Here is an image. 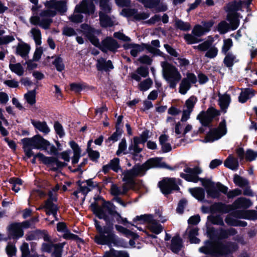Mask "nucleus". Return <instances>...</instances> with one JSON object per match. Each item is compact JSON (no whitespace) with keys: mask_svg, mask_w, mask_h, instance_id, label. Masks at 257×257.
<instances>
[{"mask_svg":"<svg viewBox=\"0 0 257 257\" xmlns=\"http://www.w3.org/2000/svg\"><path fill=\"white\" fill-rule=\"evenodd\" d=\"M54 130L56 134L60 137H62L65 135V132L62 125L58 121H56L54 124Z\"/></svg>","mask_w":257,"mask_h":257,"instance_id":"61","label":"nucleus"},{"mask_svg":"<svg viewBox=\"0 0 257 257\" xmlns=\"http://www.w3.org/2000/svg\"><path fill=\"white\" fill-rule=\"evenodd\" d=\"M212 45V42L207 40L200 44L197 46H195V48L198 49L201 51H207Z\"/></svg>","mask_w":257,"mask_h":257,"instance_id":"55","label":"nucleus"},{"mask_svg":"<svg viewBox=\"0 0 257 257\" xmlns=\"http://www.w3.org/2000/svg\"><path fill=\"white\" fill-rule=\"evenodd\" d=\"M45 6L47 10L42 14L41 16L56 15V12H59L61 15H63L67 11L66 3L64 1L51 0L47 1L45 3Z\"/></svg>","mask_w":257,"mask_h":257,"instance_id":"6","label":"nucleus"},{"mask_svg":"<svg viewBox=\"0 0 257 257\" xmlns=\"http://www.w3.org/2000/svg\"><path fill=\"white\" fill-rule=\"evenodd\" d=\"M226 122L225 120L221 121L218 127L211 131L206 137V142H212L218 140L226 133Z\"/></svg>","mask_w":257,"mask_h":257,"instance_id":"9","label":"nucleus"},{"mask_svg":"<svg viewBox=\"0 0 257 257\" xmlns=\"http://www.w3.org/2000/svg\"><path fill=\"white\" fill-rule=\"evenodd\" d=\"M233 181L236 185L242 188L248 186V181L237 175L234 176Z\"/></svg>","mask_w":257,"mask_h":257,"instance_id":"48","label":"nucleus"},{"mask_svg":"<svg viewBox=\"0 0 257 257\" xmlns=\"http://www.w3.org/2000/svg\"><path fill=\"white\" fill-rule=\"evenodd\" d=\"M148 229L155 234H159L163 230V226L153 217L147 225Z\"/></svg>","mask_w":257,"mask_h":257,"instance_id":"22","label":"nucleus"},{"mask_svg":"<svg viewBox=\"0 0 257 257\" xmlns=\"http://www.w3.org/2000/svg\"><path fill=\"white\" fill-rule=\"evenodd\" d=\"M238 6L235 2L228 4L225 8L224 10L228 13L227 16H231L238 10Z\"/></svg>","mask_w":257,"mask_h":257,"instance_id":"50","label":"nucleus"},{"mask_svg":"<svg viewBox=\"0 0 257 257\" xmlns=\"http://www.w3.org/2000/svg\"><path fill=\"white\" fill-rule=\"evenodd\" d=\"M127 48L131 49V54L133 57H137L139 53L142 52L144 50L143 46L135 44H130L128 45Z\"/></svg>","mask_w":257,"mask_h":257,"instance_id":"44","label":"nucleus"},{"mask_svg":"<svg viewBox=\"0 0 257 257\" xmlns=\"http://www.w3.org/2000/svg\"><path fill=\"white\" fill-rule=\"evenodd\" d=\"M230 29L229 24L225 21H222L218 25V31L221 34L227 33Z\"/></svg>","mask_w":257,"mask_h":257,"instance_id":"52","label":"nucleus"},{"mask_svg":"<svg viewBox=\"0 0 257 257\" xmlns=\"http://www.w3.org/2000/svg\"><path fill=\"white\" fill-rule=\"evenodd\" d=\"M30 50V47L26 43H19L16 47V54L23 58L26 57Z\"/></svg>","mask_w":257,"mask_h":257,"instance_id":"30","label":"nucleus"},{"mask_svg":"<svg viewBox=\"0 0 257 257\" xmlns=\"http://www.w3.org/2000/svg\"><path fill=\"white\" fill-rule=\"evenodd\" d=\"M91 141H89L88 143L87 152L89 157L92 160H95L99 157V153L97 151H93L90 148Z\"/></svg>","mask_w":257,"mask_h":257,"instance_id":"59","label":"nucleus"},{"mask_svg":"<svg viewBox=\"0 0 257 257\" xmlns=\"http://www.w3.org/2000/svg\"><path fill=\"white\" fill-rule=\"evenodd\" d=\"M24 98L27 102L32 106L36 103V91L35 90L29 91L24 95Z\"/></svg>","mask_w":257,"mask_h":257,"instance_id":"45","label":"nucleus"},{"mask_svg":"<svg viewBox=\"0 0 257 257\" xmlns=\"http://www.w3.org/2000/svg\"><path fill=\"white\" fill-rule=\"evenodd\" d=\"M30 22L34 25H39L44 29L49 28L52 20L48 17H31Z\"/></svg>","mask_w":257,"mask_h":257,"instance_id":"18","label":"nucleus"},{"mask_svg":"<svg viewBox=\"0 0 257 257\" xmlns=\"http://www.w3.org/2000/svg\"><path fill=\"white\" fill-rule=\"evenodd\" d=\"M237 232L236 230L233 228H230L227 229L220 228L219 229V232L217 233V236L218 238L225 239L230 236L236 234Z\"/></svg>","mask_w":257,"mask_h":257,"instance_id":"27","label":"nucleus"},{"mask_svg":"<svg viewBox=\"0 0 257 257\" xmlns=\"http://www.w3.org/2000/svg\"><path fill=\"white\" fill-rule=\"evenodd\" d=\"M178 180L173 178H165L159 182V186L164 194H169L172 191L179 190Z\"/></svg>","mask_w":257,"mask_h":257,"instance_id":"8","label":"nucleus"},{"mask_svg":"<svg viewBox=\"0 0 257 257\" xmlns=\"http://www.w3.org/2000/svg\"><path fill=\"white\" fill-rule=\"evenodd\" d=\"M21 141L23 144V148L28 158H30L34 155L32 149L46 150L50 145L49 141L39 135H36L31 138H24Z\"/></svg>","mask_w":257,"mask_h":257,"instance_id":"2","label":"nucleus"},{"mask_svg":"<svg viewBox=\"0 0 257 257\" xmlns=\"http://www.w3.org/2000/svg\"><path fill=\"white\" fill-rule=\"evenodd\" d=\"M103 208L99 207L96 202L91 203L90 207L93 213L99 218L103 219L106 225L103 227L101 226L99 222L95 220V226L98 232V234L95 236V242L99 244H106L111 246H122L124 241L122 239L117 236L113 233L112 219L108 215V212L104 206Z\"/></svg>","mask_w":257,"mask_h":257,"instance_id":"1","label":"nucleus"},{"mask_svg":"<svg viewBox=\"0 0 257 257\" xmlns=\"http://www.w3.org/2000/svg\"><path fill=\"white\" fill-rule=\"evenodd\" d=\"M82 31L86 36L88 38L91 43L94 46L99 45V40L94 36V34L98 33V31L95 30L89 25L83 24L81 25Z\"/></svg>","mask_w":257,"mask_h":257,"instance_id":"16","label":"nucleus"},{"mask_svg":"<svg viewBox=\"0 0 257 257\" xmlns=\"http://www.w3.org/2000/svg\"><path fill=\"white\" fill-rule=\"evenodd\" d=\"M197 82L196 76L191 73H188L187 76L184 78L181 81L179 92L181 94L184 95L187 93V91L190 89L191 84H194Z\"/></svg>","mask_w":257,"mask_h":257,"instance_id":"11","label":"nucleus"},{"mask_svg":"<svg viewBox=\"0 0 257 257\" xmlns=\"http://www.w3.org/2000/svg\"><path fill=\"white\" fill-rule=\"evenodd\" d=\"M200 181L206 188L208 196L211 198H215L219 197V193L217 189L224 194L227 193V188L220 183L215 184L210 180L205 179H201Z\"/></svg>","mask_w":257,"mask_h":257,"instance_id":"5","label":"nucleus"},{"mask_svg":"<svg viewBox=\"0 0 257 257\" xmlns=\"http://www.w3.org/2000/svg\"><path fill=\"white\" fill-rule=\"evenodd\" d=\"M255 91L252 89L245 88L242 90L238 97L239 102L244 103L254 95Z\"/></svg>","mask_w":257,"mask_h":257,"instance_id":"26","label":"nucleus"},{"mask_svg":"<svg viewBox=\"0 0 257 257\" xmlns=\"http://www.w3.org/2000/svg\"><path fill=\"white\" fill-rule=\"evenodd\" d=\"M122 181H125L124 184H127L131 189L134 184V179L136 177L132 169L125 170L122 173Z\"/></svg>","mask_w":257,"mask_h":257,"instance_id":"24","label":"nucleus"},{"mask_svg":"<svg viewBox=\"0 0 257 257\" xmlns=\"http://www.w3.org/2000/svg\"><path fill=\"white\" fill-rule=\"evenodd\" d=\"M95 46L98 47L102 51L107 52V51H115L119 47V45L114 39L107 37L101 44L99 42V45Z\"/></svg>","mask_w":257,"mask_h":257,"instance_id":"14","label":"nucleus"},{"mask_svg":"<svg viewBox=\"0 0 257 257\" xmlns=\"http://www.w3.org/2000/svg\"><path fill=\"white\" fill-rule=\"evenodd\" d=\"M79 185V188L75 191H74L73 194L76 197L78 198V194L79 193H82L85 196L90 191L91 189L89 188L87 185V184L83 182H78Z\"/></svg>","mask_w":257,"mask_h":257,"instance_id":"38","label":"nucleus"},{"mask_svg":"<svg viewBox=\"0 0 257 257\" xmlns=\"http://www.w3.org/2000/svg\"><path fill=\"white\" fill-rule=\"evenodd\" d=\"M100 23L103 27H111L113 25L110 17H100Z\"/></svg>","mask_w":257,"mask_h":257,"instance_id":"62","label":"nucleus"},{"mask_svg":"<svg viewBox=\"0 0 257 257\" xmlns=\"http://www.w3.org/2000/svg\"><path fill=\"white\" fill-rule=\"evenodd\" d=\"M218 50L214 46H212L207 51L205 54V57L210 59H213L216 57L218 54Z\"/></svg>","mask_w":257,"mask_h":257,"instance_id":"54","label":"nucleus"},{"mask_svg":"<svg viewBox=\"0 0 257 257\" xmlns=\"http://www.w3.org/2000/svg\"><path fill=\"white\" fill-rule=\"evenodd\" d=\"M197 119L199 120L202 125L204 126H208L210 123L212 121L208 114L205 111H201L197 116Z\"/></svg>","mask_w":257,"mask_h":257,"instance_id":"40","label":"nucleus"},{"mask_svg":"<svg viewBox=\"0 0 257 257\" xmlns=\"http://www.w3.org/2000/svg\"><path fill=\"white\" fill-rule=\"evenodd\" d=\"M208 219L211 223L215 225L223 226L224 224L222 218L219 215L209 216L208 217Z\"/></svg>","mask_w":257,"mask_h":257,"instance_id":"56","label":"nucleus"},{"mask_svg":"<svg viewBox=\"0 0 257 257\" xmlns=\"http://www.w3.org/2000/svg\"><path fill=\"white\" fill-rule=\"evenodd\" d=\"M197 175L198 174H186L182 173L181 174V177L184 178L186 180H187L188 181H191V182L196 183L199 180L200 181V179H201V178H199L197 176Z\"/></svg>","mask_w":257,"mask_h":257,"instance_id":"57","label":"nucleus"},{"mask_svg":"<svg viewBox=\"0 0 257 257\" xmlns=\"http://www.w3.org/2000/svg\"><path fill=\"white\" fill-rule=\"evenodd\" d=\"M243 219L255 220L257 219V211L249 210L245 211L243 216H241Z\"/></svg>","mask_w":257,"mask_h":257,"instance_id":"53","label":"nucleus"},{"mask_svg":"<svg viewBox=\"0 0 257 257\" xmlns=\"http://www.w3.org/2000/svg\"><path fill=\"white\" fill-rule=\"evenodd\" d=\"M175 26L176 28L183 31H189L191 27L189 23L183 22L178 19L175 20Z\"/></svg>","mask_w":257,"mask_h":257,"instance_id":"43","label":"nucleus"},{"mask_svg":"<svg viewBox=\"0 0 257 257\" xmlns=\"http://www.w3.org/2000/svg\"><path fill=\"white\" fill-rule=\"evenodd\" d=\"M96 68L98 71H109L113 69L112 63L110 60L106 61L103 58H100L97 60Z\"/></svg>","mask_w":257,"mask_h":257,"instance_id":"21","label":"nucleus"},{"mask_svg":"<svg viewBox=\"0 0 257 257\" xmlns=\"http://www.w3.org/2000/svg\"><path fill=\"white\" fill-rule=\"evenodd\" d=\"M31 36L33 38L36 45L41 44V33L40 30L37 28H33L30 31Z\"/></svg>","mask_w":257,"mask_h":257,"instance_id":"41","label":"nucleus"},{"mask_svg":"<svg viewBox=\"0 0 257 257\" xmlns=\"http://www.w3.org/2000/svg\"><path fill=\"white\" fill-rule=\"evenodd\" d=\"M104 207L107 210L110 219H112L113 223L114 218L118 223L124 224L127 222V219L122 217L120 214L116 210V206L113 204L107 202Z\"/></svg>","mask_w":257,"mask_h":257,"instance_id":"12","label":"nucleus"},{"mask_svg":"<svg viewBox=\"0 0 257 257\" xmlns=\"http://www.w3.org/2000/svg\"><path fill=\"white\" fill-rule=\"evenodd\" d=\"M238 245L233 242H227L223 243L218 242L213 243L212 251L214 254H217L222 256H226L238 249Z\"/></svg>","mask_w":257,"mask_h":257,"instance_id":"7","label":"nucleus"},{"mask_svg":"<svg viewBox=\"0 0 257 257\" xmlns=\"http://www.w3.org/2000/svg\"><path fill=\"white\" fill-rule=\"evenodd\" d=\"M230 102V97L229 95L224 94L219 95V104L222 110H225ZM226 111H225V112Z\"/></svg>","mask_w":257,"mask_h":257,"instance_id":"37","label":"nucleus"},{"mask_svg":"<svg viewBox=\"0 0 257 257\" xmlns=\"http://www.w3.org/2000/svg\"><path fill=\"white\" fill-rule=\"evenodd\" d=\"M152 168H165L172 169L170 167L162 161L161 158H159L150 159L142 165H135L132 169L137 177L144 175L146 171Z\"/></svg>","mask_w":257,"mask_h":257,"instance_id":"4","label":"nucleus"},{"mask_svg":"<svg viewBox=\"0 0 257 257\" xmlns=\"http://www.w3.org/2000/svg\"><path fill=\"white\" fill-rule=\"evenodd\" d=\"M9 68L10 70L18 76H22L24 73V69L20 63L16 64H10Z\"/></svg>","mask_w":257,"mask_h":257,"instance_id":"42","label":"nucleus"},{"mask_svg":"<svg viewBox=\"0 0 257 257\" xmlns=\"http://www.w3.org/2000/svg\"><path fill=\"white\" fill-rule=\"evenodd\" d=\"M231 206L230 205H226L221 202L215 203L211 205L210 210L213 213H226L231 210Z\"/></svg>","mask_w":257,"mask_h":257,"instance_id":"19","label":"nucleus"},{"mask_svg":"<svg viewBox=\"0 0 257 257\" xmlns=\"http://www.w3.org/2000/svg\"><path fill=\"white\" fill-rule=\"evenodd\" d=\"M192 34L197 37H200L205 33L203 29V27L201 25H196L192 30Z\"/></svg>","mask_w":257,"mask_h":257,"instance_id":"63","label":"nucleus"},{"mask_svg":"<svg viewBox=\"0 0 257 257\" xmlns=\"http://www.w3.org/2000/svg\"><path fill=\"white\" fill-rule=\"evenodd\" d=\"M224 164L225 166L232 170H237L239 166L238 160L232 155L228 156L224 161Z\"/></svg>","mask_w":257,"mask_h":257,"instance_id":"29","label":"nucleus"},{"mask_svg":"<svg viewBox=\"0 0 257 257\" xmlns=\"http://www.w3.org/2000/svg\"><path fill=\"white\" fill-rule=\"evenodd\" d=\"M225 221L229 226L244 227L247 225L246 222L235 219L230 215H228L225 217Z\"/></svg>","mask_w":257,"mask_h":257,"instance_id":"33","label":"nucleus"},{"mask_svg":"<svg viewBox=\"0 0 257 257\" xmlns=\"http://www.w3.org/2000/svg\"><path fill=\"white\" fill-rule=\"evenodd\" d=\"M252 205V203L250 199L244 197H240L236 199L231 206V210L238 208H247Z\"/></svg>","mask_w":257,"mask_h":257,"instance_id":"20","label":"nucleus"},{"mask_svg":"<svg viewBox=\"0 0 257 257\" xmlns=\"http://www.w3.org/2000/svg\"><path fill=\"white\" fill-rule=\"evenodd\" d=\"M54 57L55 58L53 64L55 65L56 69L59 71H61L64 70V65L62 58L60 56H55Z\"/></svg>","mask_w":257,"mask_h":257,"instance_id":"58","label":"nucleus"},{"mask_svg":"<svg viewBox=\"0 0 257 257\" xmlns=\"http://www.w3.org/2000/svg\"><path fill=\"white\" fill-rule=\"evenodd\" d=\"M131 188L127 184L123 183L121 186H118L115 184H112L110 187V193L114 196H118L125 195Z\"/></svg>","mask_w":257,"mask_h":257,"instance_id":"17","label":"nucleus"},{"mask_svg":"<svg viewBox=\"0 0 257 257\" xmlns=\"http://www.w3.org/2000/svg\"><path fill=\"white\" fill-rule=\"evenodd\" d=\"M148 17H130L128 21H132L135 22H141L142 23H148L149 24H153L159 21L160 17H152L147 22L145 21Z\"/></svg>","mask_w":257,"mask_h":257,"instance_id":"39","label":"nucleus"},{"mask_svg":"<svg viewBox=\"0 0 257 257\" xmlns=\"http://www.w3.org/2000/svg\"><path fill=\"white\" fill-rule=\"evenodd\" d=\"M182 247V241L179 235H176L172 237L170 249L172 252L177 253Z\"/></svg>","mask_w":257,"mask_h":257,"instance_id":"23","label":"nucleus"},{"mask_svg":"<svg viewBox=\"0 0 257 257\" xmlns=\"http://www.w3.org/2000/svg\"><path fill=\"white\" fill-rule=\"evenodd\" d=\"M10 231L12 235L16 237H20L23 236L24 232L20 224H13L10 226Z\"/></svg>","mask_w":257,"mask_h":257,"instance_id":"35","label":"nucleus"},{"mask_svg":"<svg viewBox=\"0 0 257 257\" xmlns=\"http://www.w3.org/2000/svg\"><path fill=\"white\" fill-rule=\"evenodd\" d=\"M49 198L45 201V205L43 206L45 209V212L48 215L52 214L56 220H58L57 211L59 207L53 202L57 201V198L55 195H53L52 192L49 193Z\"/></svg>","mask_w":257,"mask_h":257,"instance_id":"10","label":"nucleus"},{"mask_svg":"<svg viewBox=\"0 0 257 257\" xmlns=\"http://www.w3.org/2000/svg\"><path fill=\"white\" fill-rule=\"evenodd\" d=\"M99 6V16H107L110 13L111 7L109 4L108 0H100Z\"/></svg>","mask_w":257,"mask_h":257,"instance_id":"28","label":"nucleus"},{"mask_svg":"<svg viewBox=\"0 0 257 257\" xmlns=\"http://www.w3.org/2000/svg\"><path fill=\"white\" fill-rule=\"evenodd\" d=\"M232 46L233 42L232 39L228 38L223 40V43L221 47V53L223 54H227Z\"/></svg>","mask_w":257,"mask_h":257,"instance_id":"47","label":"nucleus"},{"mask_svg":"<svg viewBox=\"0 0 257 257\" xmlns=\"http://www.w3.org/2000/svg\"><path fill=\"white\" fill-rule=\"evenodd\" d=\"M257 157V152L248 149L245 152V159L247 161H252Z\"/></svg>","mask_w":257,"mask_h":257,"instance_id":"64","label":"nucleus"},{"mask_svg":"<svg viewBox=\"0 0 257 257\" xmlns=\"http://www.w3.org/2000/svg\"><path fill=\"white\" fill-rule=\"evenodd\" d=\"M31 122L35 128L45 135L49 134L50 132V129L45 121L32 120Z\"/></svg>","mask_w":257,"mask_h":257,"instance_id":"25","label":"nucleus"},{"mask_svg":"<svg viewBox=\"0 0 257 257\" xmlns=\"http://www.w3.org/2000/svg\"><path fill=\"white\" fill-rule=\"evenodd\" d=\"M111 169L115 172H117L119 170L121 169L119 165V159L118 158H114L109 162Z\"/></svg>","mask_w":257,"mask_h":257,"instance_id":"60","label":"nucleus"},{"mask_svg":"<svg viewBox=\"0 0 257 257\" xmlns=\"http://www.w3.org/2000/svg\"><path fill=\"white\" fill-rule=\"evenodd\" d=\"M95 12V6L93 3H88L87 0H83L79 5H76L74 12L83 13L86 15H92Z\"/></svg>","mask_w":257,"mask_h":257,"instance_id":"13","label":"nucleus"},{"mask_svg":"<svg viewBox=\"0 0 257 257\" xmlns=\"http://www.w3.org/2000/svg\"><path fill=\"white\" fill-rule=\"evenodd\" d=\"M138 140L139 139L137 137H134L133 142L129 146L128 150L130 153L133 155H137L142 151V148L139 146L141 143Z\"/></svg>","mask_w":257,"mask_h":257,"instance_id":"31","label":"nucleus"},{"mask_svg":"<svg viewBox=\"0 0 257 257\" xmlns=\"http://www.w3.org/2000/svg\"><path fill=\"white\" fill-rule=\"evenodd\" d=\"M22 181L17 178H11L10 180V183L12 184V189L16 192H18L20 190V186L22 185Z\"/></svg>","mask_w":257,"mask_h":257,"instance_id":"51","label":"nucleus"},{"mask_svg":"<svg viewBox=\"0 0 257 257\" xmlns=\"http://www.w3.org/2000/svg\"><path fill=\"white\" fill-rule=\"evenodd\" d=\"M225 56L223 59L224 65L228 68H231L235 63L238 62L236 56L232 53H228L225 54Z\"/></svg>","mask_w":257,"mask_h":257,"instance_id":"34","label":"nucleus"},{"mask_svg":"<svg viewBox=\"0 0 257 257\" xmlns=\"http://www.w3.org/2000/svg\"><path fill=\"white\" fill-rule=\"evenodd\" d=\"M152 84V80L150 78H147L139 84V88L141 91H145L151 88Z\"/></svg>","mask_w":257,"mask_h":257,"instance_id":"49","label":"nucleus"},{"mask_svg":"<svg viewBox=\"0 0 257 257\" xmlns=\"http://www.w3.org/2000/svg\"><path fill=\"white\" fill-rule=\"evenodd\" d=\"M70 147L73 150L74 155L72 159V163L73 164L78 162L80 157L81 150L78 145L74 141H71L69 143Z\"/></svg>","mask_w":257,"mask_h":257,"instance_id":"32","label":"nucleus"},{"mask_svg":"<svg viewBox=\"0 0 257 257\" xmlns=\"http://www.w3.org/2000/svg\"><path fill=\"white\" fill-rule=\"evenodd\" d=\"M189 192L198 200H203L205 197V192L201 188H194L189 189Z\"/></svg>","mask_w":257,"mask_h":257,"instance_id":"36","label":"nucleus"},{"mask_svg":"<svg viewBox=\"0 0 257 257\" xmlns=\"http://www.w3.org/2000/svg\"><path fill=\"white\" fill-rule=\"evenodd\" d=\"M197 101V98L194 96L190 97L185 102L186 109L183 111L181 118L182 121H186L189 118L191 113L192 112L195 104Z\"/></svg>","mask_w":257,"mask_h":257,"instance_id":"15","label":"nucleus"},{"mask_svg":"<svg viewBox=\"0 0 257 257\" xmlns=\"http://www.w3.org/2000/svg\"><path fill=\"white\" fill-rule=\"evenodd\" d=\"M161 66L163 75L171 88H175L178 83L181 80L182 76L178 69L167 62H162Z\"/></svg>","mask_w":257,"mask_h":257,"instance_id":"3","label":"nucleus"},{"mask_svg":"<svg viewBox=\"0 0 257 257\" xmlns=\"http://www.w3.org/2000/svg\"><path fill=\"white\" fill-rule=\"evenodd\" d=\"M65 243H57L52 245L54 251L52 254L53 257H62V252Z\"/></svg>","mask_w":257,"mask_h":257,"instance_id":"46","label":"nucleus"}]
</instances>
